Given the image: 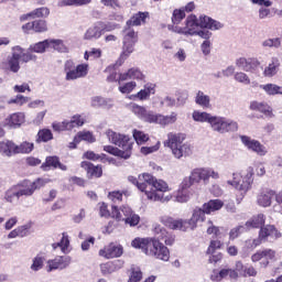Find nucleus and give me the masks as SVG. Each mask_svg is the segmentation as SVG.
Listing matches in <instances>:
<instances>
[{"mask_svg": "<svg viewBox=\"0 0 282 282\" xmlns=\"http://www.w3.org/2000/svg\"><path fill=\"white\" fill-rule=\"evenodd\" d=\"M153 234L155 237L134 238L131 241V247L135 250H141L147 257H152L160 261H169L171 259V251L166 246H173L175 243V236L169 232L162 225H155ZM160 240L164 241L165 246Z\"/></svg>", "mask_w": 282, "mask_h": 282, "instance_id": "f257e3e1", "label": "nucleus"}, {"mask_svg": "<svg viewBox=\"0 0 282 282\" xmlns=\"http://www.w3.org/2000/svg\"><path fill=\"white\" fill-rule=\"evenodd\" d=\"M145 182V197L149 202H160L161 204H169L171 199H173V194L171 193L173 188L169 185V183L162 178H158L152 174L141 176Z\"/></svg>", "mask_w": 282, "mask_h": 282, "instance_id": "f03ea898", "label": "nucleus"}, {"mask_svg": "<svg viewBox=\"0 0 282 282\" xmlns=\"http://www.w3.org/2000/svg\"><path fill=\"white\" fill-rule=\"evenodd\" d=\"M129 111L135 116L141 122L148 124H160V127H169V124H175L177 122V112L173 111L170 115L158 113L153 110L147 109V107L130 102L128 105Z\"/></svg>", "mask_w": 282, "mask_h": 282, "instance_id": "7ed1b4c3", "label": "nucleus"}, {"mask_svg": "<svg viewBox=\"0 0 282 282\" xmlns=\"http://www.w3.org/2000/svg\"><path fill=\"white\" fill-rule=\"evenodd\" d=\"M185 140L186 133L184 132H169L167 139L163 144L171 149L175 160H182V158H191L193 155V145L188 142L184 143Z\"/></svg>", "mask_w": 282, "mask_h": 282, "instance_id": "20e7f679", "label": "nucleus"}, {"mask_svg": "<svg viewBox=\"0 0 282 282\" xmlns=\"http://www.w3.org/2000/svg\"><path fill=\"white\" fill-rule=\"evenodd\" d=\"M226 184L238 191L241 197H246L254 184V167L249 166L245 172H234L232 178L227 180Z\"/></svg>", "mask_w": 282, "mask_h": 282, "instance_id": "39448f33", "label": "nucleus"}, {"mask_svg": "<svg viewBox=\"0 0 282 282\" xmlns=\"http://www.w3.org/2000/svg\"><path fill=\"white\" fill-rule=\"evenodd\" d=\"M147 76L139 68H130L126 73H120L118 77L120 94H131L138 88V83L144 82Z\"/></svg>", "mask_w": 282, "mask_h": 282, "instance_id": "423d86ee", "label": "nucleus"}, {"mask_svg": "<svg viewBox=\"0 0 282 282\" xmlns=\"http://www.w3.org/2000/svg\"><path fill=\"white\" fill-rule=\"evenodd\" d=\"M39 56L32 53H25V48L15 45L11 48V56L7 58V69L13 74H19L21 63L36 62Z\"/></svg>", "mask_w": 282, "mask_h": 282, "instance_id": "0eeeda50", "label": "nucleus"}, {"mask_svg": "<svg viewBox=\"0 0 282 282\" xmlns=\"http://www.w3.org/2000/svg\"><path fill=\"white\" fill-rule=\"evenodd\" d=\"M111 217L117 221H123L126 226H130V228H135V226L140 224V215L129 205H122L120 208L112 206Z\"/></svg>", "mask_w": 282, "mask_h": 282, "instance_id": "6e6552de", "label": "nucleus"}, {"mask_svg": "<svg viewBox=\"0 0 282 282\" xmlns=\"http://www.w3.org/2000/svg\"><path fill=\"white\" fill-rule=\"evenodd\" d=\"M209 127L215 133H232L239 129L237 121L223 116L212 115Z\"/></svg>", "mask_w": 282, "mask_h": 282, "instance_id": "1a4fd4ad", "label": "nucleus"}, {"mask_svg": "<svg viewBox=\"0 0 282 282\" xmlns=\"http://www.w3.org/2000/svg\"><path fill=\"white\" fill-rule=\"evenodd\" d=\"M198 28H199V20L197 15L189 14L185 19V26H180V25L169 26V30L171 32H174V34H181V36H185V39H188L197 34Z\"/></svg>", "mask_w": 282, "mask_h": 282, "instance_id": "9d476101", "label": "nucleus"}, {"mask_svg": "<svg viewBox=\"0 0 282 282\" xmlns=\"http://www.w3.org/2000/svg\"><path fill=\"white\" fill-rule=\"evenodd\" d=\"M64 72L66 74V80H78L87 77L89 74V64L83 63L76 66L73 61H67L64 65Z\"/></svg>", "mask_w": 282, "mask_h": 282, "instance_id": "9b49d317", "label": "nucleus"}, {"mask_svg": "<svg viewBox=\"0 0 282 282\" xmlns=\"http://www.w3.org/2000/svg\"><path fill=\"white\" fill-rule=\"evenodd\" d=\"M191 175L195 184H199L200 182L208 184L210 177L212 180H219V177H221L219 172L215 171L213 167H196L192 170Z\"/></svg>", "mask_w": 282, "mask_h": 282, "instance_id": "f8f14e48", "label": "nucleus"}, {"mask_svg": "<svg viewBox=\"0 0 282 282\" xmlns=\"http://www.w3.org/2000/svg\"><path fill=\"white\" fill-rule=\"evenodd\" d=\"M105 135L111 144H116L120 149H127L130 144V151H133V140L129 135L118 133L111 129L106 130Z\"/></svg>", "mask_w": 282, "mask_h": 282, "instance_id": "ddd939ff", "label": "nucleus"}, {"mask_svg": "<svg viewBox=\"0 0 282 282\" xmlns=\"http://www.w3.org/2000/svg\"><path fill=\"white\" fill-rule=\"evenodd\" d=\"M251 261L252 263H259L260 261V268H268L270 261H276V251L273 249L258 250L251 256Z\"/></svg>", "mask_w": 282, "mask_h": 282, "instance_id": "4468645a", "label": "nucleus"}, {"mask_svg": "<svg viewBox=\"0 0 282 282\" xmlns=\"http://www.w3.org/2000/svg\"><path fill=\"white\" fill-rule=\"evenodd\" d=\"M240 141L248 151H252V153H256L260 158L268 155V148L263 145V143H260L259 140L252 139L248 135H241Z\"/></svg>", "mask_w": 282, "mask_h": 282, "instance_id": "2eb2a0df", "label": "nucleus"}, {"mask_svg": "<svg viewBox=\"0 0 282 282\" xmlns=\"http://www.w3.org/2000/svg\"><path fill=\"white\" fill-rule=\"evenodd\" d=\"M160 221L163 224V226L170 228V230H180L181 232H186L188 228H191L188 219H175L171 216H161Z\"/></svg>", "mask_w": 282, "mask_h": 282, "instance_id": "dca6fc26", "label": "nucleus"}, {"mask_svg": "<svg viewBox=\"0 0 282 282\" xmlns=\"http://www.w3.org/2000/svg\"><path fill=\"white\" fill-rule=\"evenodd\" d=\"M236 66L250 74H259L261 62L257 57H239L236 59Z\"/></svg>", "mask_w": 282, "mask_h": 282, "instance_id": "f3484780", "label": "nucleus"}, {"mask_svg": "<svg viewBox=\"0 0 282 282\" xmlns=\"http://www.w3.org/2000/svg\"><path fill=\"white\" fill-rule=\"evenodd\" d=\"M156 87L158 86L153 83H147L144 84L143 88H141L137 94L128 96V99L144 102L149 100L152 96H155Z\"/></svg>", "mask_w": 282, "mask_h": 282, "instance_id": "a211bd4d", "label": "nucleus"}, {"mask_svg": "<svg viewBox=\"0 0 282 282\" xmlns=\"http://www.w3.org/2000/svg\"><path fill=\"white\" fill-rule=\"evenodd\" d=\"M72 263V257L69 256H57L54 259L46 261V272H54V270H65Z\"/></svg>", "mask_w": 282, "mask_h": 282, "instance_id": "6ab92c4d", "label": "nucleus"}, {"mask_svg": "<svg viewBox=\"0 0 282 282\" xmlns=\"http://www.w3.org/2000/svg\"><path fill=\"white\" fill-rule=\"evenodd\" d=\"M121 254H124V248L119 243H109L99 250V257L104 259H118Z\"/></svg>", "mask_w": 282, "mask_h": 282, "instance_id": "aec40b11", "label": "nucleus"}, {"mask_svg": "<svg viewBox=\"0 0 282 282\" xmlns=\"http://www.w3.org/2000/svg\"><path fill=\"white\" fill-rule=\"evenodd\" d=\"M80 142H88V144H94L96 142V135L89 130H82L76 133L73 141L68 143V149H76Z\"/></svg>", "mask_w": 282, "mask_h": 282, "instance_id": "412c9836", "label": "nucleus"}, {"mask_svg": "<svg viewBox=\"0 0 282 282\" xmlns=\"http://www.w3.org/2000/svg\"><path fill=\"white\" fill-rule=\"evenodd\" d=\"M24 122L25 112H13L4 119L3 127H8L9 129H19Z\"/></svg>", "mask_w": 282, "mask_h": 282, "instance_id": "4be33fe9", "label": "nucleus"}, {"mask_svg": "<svg viewBox=\"0 0 282 282\" xmlns=\"http://www.w3.org/2000/svg\"><path fill=\"white\" fill-rule=\"evenodd\" d=\"M249 109L251 111H258L259 113H262L265 116V118H274L272 106L265 101L253 100L250 102Z\"/></svg>", "mask_w": 282, "mask_h": 282, "instance_id": "5701e85b", "label": "nucleus"}, {"mask_svg": "<svg viewBox=\"0 0 282 282\" xmlns=\"http://www.w3.org/2000/svg\"><path fill=\"white\" fill-rule=\"evenodd\" d=\"M268 237H270V239H281L282 235L274 225H267L260 228L258 238L263 242L268 241Z\"/></svg>", "mask_w": 282, "mask_h": 282, "instance_id": "b1692460", "label": "nucleus"}, {"mask_svg": "<svg viewBox=\"0 0 282 282\" xmlns=\"http://www.w3.org/2000/svg\"><path fill=\"white\" fill-rule=\"evenodd\" d=\"M281 67V61L278 57H271L268 65L262 68V76L264 78H274L276 74H279V69Z\"/></svg>", "mask_w": 282, "mask_h": 282, "instance_id": "393cba45", "label": "nucleus"}, {"mask_svg": "<svg viewBox=\"0 0 282 282\" xmlns=\"http://www.w3.org/2000/svg\"><path fill=\"white\" fill-rule=\"evenodd\" d=\"M198 25L199 28L212 31L221 30V28H224V24L221 22L213 20V18L204 14L199 15Z\"/></svg>", "mask_w": 282, "mask_h": 282, "instance_id": "a878e982", "label": "nucleus"}, {"mask_svg": "<svg viewBox=\"0 0 282 282\" xmlns=\"http://www.w3.org/2000/svg\"><path fill=\"white\" fill-rule=\"evenodd\" d=\"M100 36H102V21L95 22L84 34L85 41H98Z\"/></svg>", "mask_w": 282, "mask_h": 282, "instance_id": "bb28decb", "label": "nucleus"}, {"mask_svg": "<svg viewBox=\"0 0 282 282\" xmlns=\"http://www.w3.org/2000/svg\"><path fill=\"white\" fill-rule=\"evenodd\" d=\"M104 151L110 155H115L116 158H121L122 160H129L132 153L131 144H128L127 149L121 150L113 145H104Z\"/></svg>", "mask_w": 282, "mask_h": 282, "instance_id": "cd10ccee", "label": "nucleus"}, {"mask_svg": "<svg viewBox=\"0 0 282 282\" xmlns=\"http://www.w3.org/2000/svg\"><path fill=\"white\" fill-rule=\"evenodd\" d=\"M122 268H124V260L108 261L100 264V272L106 276L107 274H113V272L122 270Z\"/></svg>", "mask_w": 282, "mask_h": 282, "instance_id": "c85d7f7f", "label": "nucleus"}, {"mask_svg": "<svg viewBox=\"0 0 282 282\" xmlns=\"http://www.w3.org/2000/svg\"><path fill=\"white\" fill-rule=\"evenodd\" d=\"M90 107H93V109H111L113 108V99L102 96H93L90 98Z\"/></svg>", "mask_w": 282, "mask_h": 282, "instance_id": "c756f323", "label": "nucleus"}, {"mask_svg": "<svg viewBox=\"0 0 282 282\" xmlns=\"http://www.w3.org/2000/svg\"><path fill=\"white\" fill-rule=\"evenodd\" d=\"M189 223V229L195 230L197 228V224H204L206 221V212L203 207H196L193 213L192 217L187 219Z\"/></svg>", "mask_w": 282, "mask_h": 282, "instance_id": "7c9ffc66", "label": "nucleus"}, {"mask_svg": "<svg viewBox=\"0 0 282 282\" xmlns=\"http://www.w3.org/2000/svg\"><path fill=\"white\" fill-rule=\"evenodd\" d=\"M50 17V8L41 7L20 17V21H28L29 19H47Z\"/></svg>", "mask_w": 282, "mask_h": 282, "instance_id": "2f4dec72", "label": "nucleus"}, {"mask_svg": "<svg viewBox=\"0 0 282 282\" xmlns=\"http://www.w3.org/2000/svg\"><path fill=\"white\" fill-rule=\"evenodd\" d=\"M15 186V191L18 192V199L20 197H32L34 195V187L32 185V181H24Z\"/></svg>", "mask_w": 282, "mask_h": 282, "instance_id": "473e14b6", "label": "nucleus"}, {"mask_svg": "<svg viewBox=\"0 0 282 282\" xmlns=\"http://www.w3.org/2000/svg\"><path fill=\"white\" fill-rule=\"evenodd\" d=\"M80 166L85 169L88 177H102V165H94L89 161H84Z\"/></svg>", "mask_w": 282, "mask_h": 282, "instance_id": "72a5a7b5", "label": "nucleus"}, {"mask_svg": "<svg viewBox=\"0 0 282 282\" xmlns=\"http://www.w3.org/2000/svg\"><path fill=\"white\" fill-rule=\"evenodd\" d=\"M43 171H50V169H59L61 171H67V165L61 163L58 156H47L45 163L42 164Z\"/></svg>", "mask_w": 282, "mask_h": 282, "instance_id": "f704fd0d", "label": "nucleus"}, {"mask_svg": "<svg viewBox=\"0 0 282 282\" xmlns=\"http://www.w3.org/2000/svg\"><path fill=\"white\" fill-rule=\"evenodd\" d=\"M275 192L272 189H263L258 195V204L259 206H262V208H269V206H272V199H274Z\"/></svg>", "mask_w": 282, "mask_h": 282, "instance_id": "c9c22d12", "label": "nucleus"}, {"mask_svg": "<svg viewBox=\"0 0 282 282\" xmlns=\"http://www.w3.org/2000/svg\"><path fill=\"white\" fill-rule=\"evenodd\" d=\"M253 6H260L261 8L258 11L259 19H268L270 17V9L272 1L270 0H250Z\"/></svg>", "mask_w": 282, "mask_h": 282, "instance_id": "e433bc0d", "label": "nucleus"}, {"mask_svg": "<svg viewBox=\"0 0 282 282\" xmlns=\"http://www.w3.org/2000/svg\"><path fill=\"white\" fill-rule=\"evenodd\" d=\"M48 50L58 52L59 54H67V52H69V47L65 41L61 39H48Z\"/></svg>", "mask_w": 282, "mask_h": 282, "instance_id": "4c0bfd02", "label": "nucleus"}, {"mask_svg": "<svg viewBox=\"0 0 282 282\" xmlns=\"http://www.w3.org/2000/svg\"><path fill=\"white\" fill-rule=\"evenodd\" d=\"M0 153L4 155V158L17 155V143L12 141H0Z\"/></svg>", "mask_w": 282, "mask_h": 282, "instance_id": "58836bf2", "label": "nucleus"}, {"mask_svg": "<svg viewBox=\"0 0 282 282\" xmlns=\"http://www.w3.org/2000/svg\"><path fill=\"white\" fill-rule=\"evenodd\" d=\"M221 208H224V202L221 199H210L203 205V210L206 215H213V213H217Z\"/></svg>", "mask_w": 282, "mask_h": 282, "instance_id": "ea45409f", "label": "nucleus"}, {"mask_svg": "<svg viewBox=\"0 0 282 282\" xmlns=\"http://www.w3.org/2000/svg\"><path fill=\"white\" fill-rule=\"evenodd\" d=\"M50 50L48 39L31 44L26 51L30 54H45Z\"/></svg>", "mask_w": 282, "mask_h": 282, "instance_id": "a19ab883", "label": "nucleus"}, {"mask_svg": "<svg viewBox=\"0 0 282 282\" xmlns=\"http://www.w3.org/2000/svg\"><path fill=\"white\" fill-rule=\"evenodd\" d=\"M195 104L203 109H213V104H210V97L203 90H198L196 93Z\"/></svg>", "mask_w": 282, "mask_h": 282, "instance_id": "79ce46f5", "label": "nucleus"}, {"mask_svg": "<svg viewBox=\"0 0 282 282\" xmlns=\"http://www.w3.org/2000/svg\"><path fill=\"white\" fill-rule=\"evenodd\" d=\"M207 235H212L216 239H224L228 235V230L224 227H217L213 225L212 220H208Z\"/></svg>", "mask_w": 282, "mask_h": 282, "instance_id": "37998d69", "label": "nucleus"}, {"mask_svg": "<svg viewBox=\"0 0 282 282\" xmlns=\"http://www.w3.org/2000/svg\"><path fill=\"white\" fill-rule=\"evenodd\" d=\"M52 248L54 250H56V248H59L63 254H69L72 252V246L69 245V236L63 234L61 241L53 243Z\"/></svg>", "mask_w": 282, "mask_h": 282, "instance_id": "c03bdc74", "label": "nucleus"}, {"mask_svg": "<svg viewBox=\"0 0 282 282\" xmlns=\"http://www.w3.org/2000/svg\"><path fill=\"white\" fill-rule=\"evenodd\" d=\"M259 88L262 89L267 96H282V86L276 84H261Z\"/></svg>", "mask_w": 282, "mask_h": 282, "instance_id": "a18cd8bd", "label": "nucleus"}, {"mask_svg": "<svg viewBox=\"0 0 282 282\" xmlns=\"http://www.w3.org/2000/svg\"><path fill=\"white\" fill-rule=\"evenodd\" d=\"M265 224V216L263 214H258L251 217L246 224L245 227L247 230H252V228H261Z\"/></svg>", "mask_w": 282, "mask_h": 282, "instance_id": "49530a36", "label": "nucleus"}, {"mask_svg": "<svg viewBox=\"0 0 282 282\" xmlns=\"http://www.w3.org/2000/svg\"><path fill=\"white\" fill-rule=\"evenodd\" d=\"M147 19H149V12H138L127 21V25L128 28L142 25L147 23Z\"/></svg>", "mask_w": 282, "mask_h": 282, "instance_id": "de8ad7c7", "label": "nucleus"}, {"mask_svg": "<svg viewBox=\"0 0 282 282\" xmlns=\"http://www.w3.org/2000/svg\"><path fill=\"white\" fill-rule=\"evenodd\" d=\"M212 118H213V113L210 112H206L202 110H194L192 112V120H194V122H200L202 124H204V122H207V124H210Z\"/></svg>", "mask_w": 282, "mask_h": 282, "instance_id": "09e8293b", "label": "nucleus"}, {"mask_svg": "<svg viewBox=\"0 0 282 282\" xmlns=\"http://www.w3.org/2000/svg\"><path fill=\"white\" fill-rule=\"evenodd\" d=\"M185 19L186 13L182 7L174 9L171 15L172 25H169V28H175V25H180V23H182V21Z\"/></svg>", "mask_w": 282, "mask_h": 282, "instance_id": "8fccbe9b", "label": "nucleus"}, {"mask_svg": "<svg viewBox=\"0 0 282 282\" xmlns=\"http://www.w3.org/2000/svg\"><path fill=\"white\" fill-rule=\"evenodd\" d=\"M123 44L135 45L138 43V32H135L131 26L123 30Z\"/></svg>", "mask_w": 282, "mask_h": 282, "instance_id": "3c124183", "label": "nucleus"}, {"mask_svg": "<svg viewBox=\"0 0 282 282\" xmlns=\"http://www.w3.org/2000/svg\"><path fill=\"white\" fill-rule=\"evenodd\" d=\"M144 175H149V173L139 174L138 178L135 176L128 177L130 184L137 186L138 191H140L141 193H145L147 191V182H144V178H142V176Z\"/></svg>", "mask_w": 282, "mask_h": 282, "instance_id": "603ef678", "label": "nucleus"}, {"mask_svg": "<svg viewBox=\"0 0 282 282\" xmlns=\"http://www.w3.org/2000/svg\"><path fill=\"white\" fill-rule=\"evenodd\" d=\"M45 268V256L39 253L32 259L30 270L32 272H41Z\"/></svg>", "mask_w": 282, "mask_h": 282, "instance_id": "864d4df0", "label": "nucleus"}, {"mask_svg": "<svg viewBox=\"0 0 282 282\" xmlns=\"http://www.w3.org/2000/svg\"><path fill=\"white\" fill-rule=\"evenodd\" d=\"M91 0H59L57 2L58 8H67V7H80V6H89Z\"/></svg>", "mask_w": 282, "mask_h": 282, "instance_id": "5fc2aeb1", "label": "nucleus"}, {"mask_svg": "<svg viewBox=\"0 0 282 282\" xmlns=\"http://www.w3.org/2000/svg\"><path fill=\"white\" fill-rule=\"evenodd\" d=\"M34 151V143L24 141L21 144H15V154L32 153Z\"/></svg>", "mask_w": 282, "mask_h": 282, "instance_id": "6e6d98bb", "label": "nucleus"}, {"mask_svg": "<svg viewBox=\"0 0 282 282\" xmlns=\"http://www.w3.org/2000/svg\"><path fill=\"white\" fill-rule=\"evenodd\" d=\"M174 198L178 204H186V202L191 200V191L178 188L174 195Z\"/></svg>", "mask_w": 282, "mask_h": 282, "instance_id": "4d7b16f0", "label": "nucleus"}, {"mask_svg": "<svg viewBox=\"0 0 282 282\" xmlns=\"http://www.w3.org/2000/svg\"><path fill=\"white\" fill-rule=\"evenodd\" d=\"M50 140H54V134L52 130L44 128L37 132L36 142H50Z\"/></svg>", "mask_w": 282, "mask_h": 282, "instance_id": "13d9d810", "label": "nucleus"}, {"mask_svg": "<svg viewBox=\"0 0 282 282\" xmlns=\"http://www.w3.org/2000/svg\"><path fill=\"white\" fill-rule=\"evenodd\" d=\"M135 52V44H124L122 43V52L120 54V61L124 62L129 56Z\"/></svg>", "mask_w": 282, "mask_h": 282, "instance_id": "bf43d9fd", "label": "nucleus"}, {"mask_svg": "<svg viewBox=\"0 0 282 282\" xmlns=\"http://www.w3.org/2000/svg\"><path fill=\"white\" fill-rule=\"evenodd\" d=\"M142 281V269L140 267L132 265L130 269V275L128 282H140Z\"/></svg>", "mask_w": 282, "mask_h": 282, "instance_id": "052dcab7", "label": "nucleus"}, {"mask_svg": "<svg viewBox=\"0 0 282 282\" xmlns=\"http://www.w3.org/2000/svg\"><path fill=\"white\" fill-rule=\"evenodd\" d=\"M132 135L137 144H145V142H149V134H147L144 131L134 129L132 131Z\"/></svg>", "mask_w": 282, "mask_h": 282, "instance_id": "680f3d73", "label": "nucleus"}, {"mask_svg": "<svg viewBox=\"0 0 282 282\" xmlns=\"http://www.w3.org/2000/svg\"><path fill=\"white\" fill-rule=\"evenodd\" d=\"M14 199H19V193L17 192L15 185L4 193L6 202H8L9 204H14Z\"/></svg>", "mask_w": 282, "mask_h": 282, "instance_id": "e2e57ef3", "label": "nucleus"}, {"mask_svg": "<svg viewBox=\"0 0 282 282\" xmlns=\"http://www.w3.org/2000/svg\"><path fill=\"white\" fill-rule=\"evenodd\" d=\"M224 246V242H221V240L217 239H213L209 242V246L207 248V254H215V252H217V250H220V248Z\"/></svg>", "mask_w": 282, "mask_h": 282, "instance_id": "0e129e2a", "label": "nucleus"}, {"mask_svg": "<svg viewBox=\"0 0 282 282\" xmlns=\"http://www.w3.org/2000/svg\"><path fill=\"white\" fill-rule=\"evenodd\" d=\"M33 32H37V33L47 32V22L45 20L33 21Z\"/></svg>", "mask_w": 282, "mask_h": 282, "instance_id": "69168bd1", "label": "nucleus"}, {"mask_svg": "<svg viewBox=\"0 0 282 282\" xmlns=\"http://www.w3.org/2000/svg\"><path fill=\"white\" fill-rule=\"evenodd\" d=\"M100 56H102V50L100 48H90L89 51H86L84 54L85 61H89V58H100Z\"/></svg>", "mask_w": 282, "mask_h": 282, "instance_id": "338daca9", "label": "nucleus"}, {"mask_svg": "<svg viewBox=\"0 0 282 282\" xmlns=\"http://www.w3.org/2000/svg\"><path fill=\"white\" fill-rule=\"evenodd\" d=\"M235 80H237V83H241L242 85H250L251 84L250 76H248V74H246L243 72L236 73L235 74Z\"/></svg>", "mask_w": 282, "mask_h": 282, "instance_id": "774afa93", "label": "nucleus"}]
</instances>
